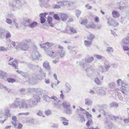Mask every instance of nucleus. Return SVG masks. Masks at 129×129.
<instances>
[{"label": "nucleus", "instance_id": "nucleus-23", "mask_svg": "<svg viewBox=\"0 0 129 129\" xmlns=\"http://www.w3.org/2000/svg\"><path fill=\"white\" fill-rule=\"evenodd\" d=\"M53 45V44L52 43H50L49 42H47L45 43V44H43V45H42L41 44H40V45L41 46V47L42 48H45V47H46L45 46H49V47H50L52 45Z\"/></svg>", "mask_w": 129, "mask_h": 129}, {"label": "nucleus", "instance_id": "nucleus-51", "mask_svg": "<svg viewBox=\"0 0 129 129\" xmlns=\"http://www.w3.org/2000/svg\"><path fill=\"white\" fill-rule=\"evenodd\" d=\"M45 114L47 116H48L51 114V111L50 110H48L45 111Z\"/></svg>", "mask_w": 129, "mask_h": 129}, {"label": "nucleus", "instance_id": "nucleus-11", "mask_svg": "<svg viewBox=\"0 0 129 129\" xmlns=\"http://www.w3.org/2000/svg\"><path fill=\"white\" fill-rule=\"evenodd\" d=\"M44 100H45L46 102H48V101H47V100H48V99H52L54 100L55 101H57L56 100L57 99V98L55 96H52L51 97H50L48 96L47 95H44Z\"/></svg>", "mask_w": 129, "mask_h": 129}, {"label": "nucleus", "instance_id": "nucleus-9", "mask_svg": "<svg viewBox=\"0 0 129 129\" xmlns=\"http://www.w3.org/2000/svg\"><path fill=\"white\" fill-rule=\"evenodd\" d=\"M31 22V20L27 18H25L23 20V23L24 26H29Z\"/></svg>", "mask_w": 129, "mask_h": 129}, {"label": "nucleus", "instance_id": "nucleus-20", "mask_svg": "<svg viewBox=\"0 0 129 129\" xmlns=\"http://www.w3.org/2000/svg\"><path fill=\"white\" fill-rule=\"evenodd\" d=\"M52 18L51 17L48 16L47 17V20L48 24L49 25L52 27L53 26V25L52 24Z\"/></svg>", "mask_w": 129, "mask_h": 129}, {"label": "nucleus", "instance_id": "nucleus-47", "mask_svg": "<svg viewBox=\"0 0 129 129\" xmlns=\"http://www.w3.org/2000/svg\"><path fill=\"white\" fill-rule=\"evenodd\" d=\"M25 89L24 88H22L19 90V92L21 94H23L24 93Z\"/></svg>", "mask_w": 129, "mask_h": 129}, {"label": "nucleus", "instance_id": "nucleus-60", "mask_svg": "<svg viewBox=\"0 0 129 129\" xmlns=\"http://www.w3.org/2000/svg\"><path fill=\"white\" fill-rule=\"evenodd\" d=\"M7 17L10 18H13V17H14V15L13 14L10 13H9L8 14V15H7Z\"/></svg>", "mask_w": 129, "mask_h": 129}, {"label": "nucleus", "instance_id": "nucleus-33", "mask_svg": "<svg viewBox=\"0 0 129 129\" xmlns=\"http://www.w3.org/2000/svg\"><path fill=\"white\" fill-rule=\"evenodd\" d=\"M94 81L95 83L98 85L101 84L102 83V82L100 81L98 77L96 78L95 79Z\"/></svg>", "mask_w": 129, "mask_h": 129}, {"label": "nucleus", "instance_id": "nucleus-5", "mask_svg": "<svg viewBox=\"0 0 129 129\" xmlns=\"http://www.w3.org/2000/svg\"><path fill=\"white\" fill-rule=\"evenodd\" d=\"M40 57V55L38 51L36 50H34L32 53L31 57L34 59H38Z\"/></svg>", "mask_w": 129, "mask_h": 129}, {"label": "nucleus", "instance_id": "nucleus-19", "mask_svg": "<svg viewBox=\"0 0 129 129\" xmlns=\"http://www.w3.org/2000/svg\"><path fill=\"white\" fill-rule=\"evenodd\" d=\"M7 78L6 73L1 70V78L5 79Z\"/></svg>", "mask_w": 129, "mask_h": 129}, {"label": "nucleus", "instance_id": "nucleus-15", "mask_svg": "<svg viewBox=\"0 0 129 129\" xmlns=\"http://www.w3.org/2000/svg\"><path fill=\"white\" fill-rule=\"evenodd\" d=\"M68 15L64 13L61 14L60 15V18L62 21H64L67 20L68 18Z\"/></svg>", "mask_w": 129, "mask_h": 129}, {"label": "nucleus", "instance_id": "nucleus-58", "mask_svg": "<svg viewBox=\"0 0 129 129\" xmlns=\"http://www.w3.org/2000/svg\"><path fill=\"white\" fill-rule=\"evenodd\" d=\"M123 49L124 51L129 50V48L127 46H123Z\"/></svg>", "mask_w": 129, "mask_h": 129}, {"label": "nucleus", "instance_id": "nucleus-7", "mask_svg": "<svg viewBox=\"0 0 129 129\" xmlns=\"http://www.w3.org/2000/svg\"><path fill=\"white\" fill-rule=\"evenodd\" d=\"M49 0H39L40 6L41 7H46L47 6V3Z\"/></svg>", "mask_w": 129, "mask_h": 129}, {"label": "nucleus", "instance_id": "nucleus-34", "mask_svg": "<svg viewBox=\"0 0 129 129\" xmlns=\"http://www.w3.org/2000/svg\"><path fill=\"white\" fill-rule=\"evenodd\" d=\"M7 81L9 83H13L14 82H15L16 80H15L12 78H7Z\"/></svg>", "mask_w": 129, "mask_h": 129}, {"label": "nucleus", "instance_id": "nucleus-22", "mask_svg": "<svg viewBox=\"0 0 129 129\" xmlns=\"http://www.w3.org/2000/svg\"><path fill=\"white\" fill-rule=\"evenodd\" d=\"M113 16L114 18H118L119 16V14L117 11H113L112 12Z\"/></svg>", "mask_w": 129, "mask_h": 129}, {"label": "nucleus", "instance_id": "nucleus-18", "mask_svg": "<svg viewBox=\"0 0 129 129\" xmlns=\"http://www.w3.org/2000/svg\"><path fill=\"white\" fill-rule=\"evenodd\" d=\"M92 44L91 41H89L88 40H85L84 42V45L87 47L90 46Z\"/></svg>", "mask_w": 129, "mask_h": 129}, {"label": "nucleus", "instance_id": "nucleus-2", "mask_svg": "<svg viewBox=\"0 0 129 129\" xmlns=\"http://www.w3.org/2000/svg\"><path fill=\"white\" fill-rule=\"evenodd\" d=\"M15 5L12 3H10L9 4V6L13 11L17 9H19L22 7V3L21 0H14Z\"/></svg>", "mask_w": 129, "mask_h": 129}, {"label": "nucleus", "instance_id": "nucleus-6", "mask_svg": "<svg viewBox=\"0 0 129 129\" xmlns=\"http://www.w3.org/2000/svg\"><path fill=\"white\" fill-rule=\"evenodd\" d=\"M21 103H20V100L18 99H17L14 101L13 104L12 105V107L16 108L20 107Z\"/></svg>", "mask_w": 129, "mask_h": 129}, {"label": "nucleus", "instance_id": "nucleus-59", "mask_svg": "<svg viewBox=\"0 0 129 129\" xmlns=\"http://www.w3.org/2000/svg\"><path fill=\"white\" fill-rule=\"evenodd\" d=\"M6 32V30L5 29L2 27L1 28V33H4Z\"/></svg>", "mask_w": 129, "mask_h": 129}, {"label": "nucleus", "instance_id": "nucleus-61", "mask_svg": "<svg viewBox=\"0 0 129 129\" xmlns=\"http://www.w3.org/2000/svg\"><path fill=\"white\" fill-rule=\"evenodd\" d=\"M7 51V50L5 47L2 46H1V51Z\"/></svg>", "mask_w": 129, "mask_h": 129}, {"label": "nucleus", "instance_id": "nucleus-32", "mask_svg": "<svg viewBox=\"0 0 129 129\" xmlns=\"http://www.w3.org/2000/svg\"><path fill=\"white\" fill-rule=\"evenodd\" d=\"M119 23L117 22L116 21L112 19V20L111 21V26H116L118 25Z\"/></svg>", "mask_w": 129, "mask_h": 129}, {"label": "nucleus", "instance_id": "nucleus-37", "mask_svg": "<svg viewBox=\"0 0 129 129\" xmlns=\"http://www.w3.org/2000/svg\"><path fill=\"white\" fill-rule=\"evenodd\" d=\"M113 124L111 122H109L108 124V129H114L113 127Z\"/></svg>", "mask_w": 129, "mask_h": 129}, {"label": "nucleus", "instance_id": "nucleus-48", "mask_svg": "<svg viewBox=\"0 0 129 129\" xmlns=\"http://www.w3.org/2000/svg\"><path fill=\"white\" fill-rule=\"evenodd\" d=\"M108 22L107 23L108 25L109 26H111V21L112 20V19L111 18H109L107 19Z\"/></svg>", "mask_w": 129, "mask_h": 129}, {"label": "nucleus", "instance_id": "nucleus-62", "mask_svg": "<svg viewBox=\"0 0 129 129\" xmlns=\"http://www.w3.org/2000/svg\"><path fill=\"white\" fill-rule=\"evenodd\" d=\"M69 52L70 53H71L73 54L75 53V54H76V51L75 50H73L72 49L71 50H69Z\"/></svg>", "mask_w": 129, "mask_h": 129}, {"label": "nucleus", "instance_id": "nucleus-36", "mask_svg": "<svg viewBox=\"0 0 129 129\" xmlns=\"http://www.w3.org/2000/svg\"><path fill=\"white\" fill-rule=\"evenodd\" d=\"M65 85L66 87L69 89V90H67V92H69L71 89V86L69 83H66Z\"/></svg>", "mask_w": 129, "mask_h": 129}, {"label": "nucleus", "instance_id": "nucleus-24", "mask_svg": "<svg viewBox=\"0 0 129 129\" xmlns=\"http://www.w3.org/2000/svg\"><path fill=\"white\" fill-rule=\"evenodd\" d=\"M64 112L67 114H72V110L69 108H66L64 110Z\"/></svg>", "mask_w": 129, "mask_h": 129}, {"label": "nucleus", "instance_id": "nucleus-57", "mask_svg": "<svg viewBox=\"0 0 129 129\" xmlns=\"http://www.w3.org/2000/svg\"><path fill=\"white\" fill-rule=\"evenodd\" d=\"M85 7L88 9H92V7L90 6L88 4L85 5Z\"/></svg>", "mask_w": 129, "mask_h": 129}, {"label": "nucleus", "instance_id": "nucleus-10", "mask_svg": "<svg viewBox=\"0 0 129 129\" xmlns=\"http://www.w3.org/2000/svg\"><path fill=\"white\" fill-rule=\"evenodd\" d=\"M12 119L13 120V121H12L11 122V123L15 127L18 124V122H17V117L15 116H13L12 117Z\"/></svg>", "mask_w": 129, "mask_h": 129}, {"label": "nucleus", "instance_id": "nucleus-1", "mask_svg": "<svg viewBox=\"0 0 129 129\" xmlns=\"http://www.w3.org/2000/svg\"><path fill=\"white\" fill-rule=\"evenodd\" d=\"M36 105L35 101L31 100H24L21 102L20 107L25 109H28L33 108Z\"/></svg>", "mask_w": 129, "mask_h": 129}, {"label": "nucleus", "instance_id": "nucleus-46", "mask_svg": "<svg viewBox=\"0 0 129 129\" xmlns=\"http://www.w3.org/2000/svg\"><path fill=\"white\" fill-rule=\"evenodd\" d=\"M48 13L46 12H45L43 13H41L40 14L39 16L40 17H44V18L45 17L46 18L45 16Z\"/></svg>", "mask_w": 129, "mask_h": 129}, {"label": "nucleus", "instance_id": "nucleus-17", "mask_svg": "<svg viewBox=\"0 0 129 129\" xmlns=\"http://www.w3.org/2000/svg\"><path fill=\"white\" fill-rule=\"evenodd\" d=\"M95 36L93 34H90L87 37V39L91 41L92 42L93 41V40L95 38Z\"/></svg>", "mask_w": 129, "mask_h": 129}, {"label": "nucleus", "instance_id": "nucleus-50", "mask_svg": "<svg viewBox=\"0 0 129 129\" xmlns=\"http://www.w3.org/2000/svg\"><path fill=\"white\" fill-rule=\"evenodd\" d=\"M70 31L71 33H72L71 34L75 33H76V31L75 29H74V28L73 27H71L70 28Z\"/></svg>", "mask_w": 129, "mask_h": 129}, {"label": "nucleus", "instance_id": "nucleus-44", "mask_svg": "<svg viewBox=\"0 0 129 129\" xmlns=\"http://www.w3.org/2000/svg\"><path fill=\"white\" fill-rule=\"evenodd\" d=\"M108 85L110 86L111 88H112L115 86V83L113 82H112L108 84Z\"/></svg>", "mask_w": 129, "mask_h": 129}, {"label": "nucleus", "instance_id": "nucleus-31", "mask_svg": "<svg viewBox=\"0 0 129 129\" xmlns=\"http://www.w3.org/2000/svg\"><path fill=\"white\" fill-rule=\"evenodd\" d=\"M99 95H102V96L105 95L106 94L105 91L103 89H102L99 92Z\"/></svg>", "mask_w": 129, "mask_h": 129}, {"label": "nucleus", "instance_id": "nucleus-30", "mask_svg": "<svg viewBox=\"0 0 129 129\" xmlns=\"http://www.w3.org/2000/svg\"><path fill=\"white\" fill-rule=\"evenodd\" d=\"M68 1H60L58 2V4H60L61 6H63L66 5L67 4Z\"/></svg>", "mask_w": 129, "mask_h": 129}, {"label": "nucleus", "instance_id": "nucleus-35", "mask_svg": "<svg viewBox=\"0 0 129 129\" xmlns=\"http://www.w3.org/2000/svg\"><path fill=\"white\" fill-rule=\"evenodd\" d=\"M86 27L88 28H94L95 27V25L94 24H88L86 25Z\"/></svg>", "mask_w": 129, "mask_h": 129}, {"label": "nucleus", "instance_id": "nucleus-43", "mask_svg": "<svg viewBox=\"0 0 129 129\" xmlns=\"http://www.w3.org/2000/svg\"><path fill=\"white\" fill-rule=\"evenodd\" d=\"M40 23L41 24H43L45 21V19L44 17H41L40 18Z\"/></svg>", "mask_w": 129, "mask_h": 129}, {"label": "nucleus", "instance_id": "nucleus-55", "mask_svg": "<svg viewBox=\"0 0 129 129\" xmlns=\"http://www.w3.org/2000/svg\"><path fill=\"white\" fill-rule=\"evenodd\" d=\"M2 87H3L5 88V90L9 92H10L11 90V89H9L6 86H4L3 85H2Z\"/></svg>", "mask_w": 129, "mask_h": 129}, {"label": "nucleus", "instance_id": "nucleus-4", "mask_svg": "<svg viewBox=\"0 0 129 129\" xmlns=\"http://www.w3.org/2000/svg\"><path fill=\"white\" fill-rule=\"evenodd\" d=\"M76 63L77 64H79V65L81 66L83 68L86 69L85 70L86 72H87V70L89 69V66L88 63L84 59H82L81 61L79 62L77 61Z\"/></svg>", "mask_w": 129, "mask_h": 129}, {"label": "nucleus", "instance_id": "nucleus-45", "mask_svg": "<svg viewBox=\"0 0 129 129\" xmlns=\"http://www.w3.org/2000/svg\"><path fill=\"white\" fill-rule=\"evenodd\" d=\"M81 13V11L79 10H77L76 11V15L77 17H78Z\"/></svg>", "mask_w": 129, "mask_h": 129}, {"label": "nucleus", "instance_id": "nucleus-40", "mask_svg": "<svg viewBox=\"0 0 129 129\" xmlns=\"http://www.w3.org/2000/svg\"><path fill=\"white\" fill-rule=\"evenodd\" d=\"M87 20L86 19H82L81 20V21L80 22V23L81 24H85L87 23Z\"/></svg>", "mask_w": 129, "mask_h": 129}, {"label": "nucleus", "instance_id": "nucleus-49", "mask_svg": "<svg viewBox=\"0 0 129 129\" xmlns=\"http://www.w3.org/2000/svg\"><path fill=\"white\" fill-rule=\"evenodd\" d=\"M35 99L37 102H40V98L39 96H36Z\"/></svg>", "mask_w": 129, "mask_h": 129}, {"label": "nucleus", "instance_id": "nucleus-52", "mask_svg": "<svg viewBox=\"0 0 129 129\" xmlns=\"http://www.w3.org/2000/svg\"><path fill=\"white\" fill-rule=\"evenodd\" d=\"M6 22L7 23L9 24H10L12 23V21L9 18H6Z\"/></svg>", "mask_w": 129, "mask_h": 129}, {"label": "nucleus", "instance_id": "nucleus-27", "mask_svg": "<svg viewBox=\"0 0 129 129\" xmlns=\"http://www.w3.org/2000/svg\"><path fill=\"white\" fill-rule=\"evenodd\" d=\"M62 106L66 109L70 107V105L68 102H65L63 103Z\"/></svg>", "mask_w": 129, "mask_h": 129}, {"label": "nucleus", "instance_id": "nucleus-21", "mask_svg": "<svg viewBox=\"0 0 129 129\" xmlns=\"http://www.w3.org/2000/svg\"><path fill=\"white\" fill-rule=\"evenodd\" d=\"M121 88L122 92L123 93L124 95L126 94L125 93L127 92L128 91V89L127 88L123 86H122Z\"/></svg>", "mask_w": 129, "mask_h": 129}, {"label": "nucleus", "instance_id": "nucleus-26", "mask_svg": "<svg viewBox=\"0 0 129 129\" xmlns=\"http://www.w3.org/2000/svg\"><path fill=\"white\" fill-rule=\"evenodd\" d=\"M28 81L29 83L32 84H35L37 82V80L34 78H29Z\"/></svg>", "mask_w": 129, "mask_h": 129}, {"label": "nucleus", "instance_id": "nucleus-14", "mask_svg": "<svg viewBox=\"0 0 129 129\" xmlns=\"http://www.w3.org/2000/svg\"><path fill=\"white\" fill-rule=\"evenodd\" d=\"M87 63H90L93 61L94 60L93 57L92 56L90 57H86L85 58L84 60Z\"/></svg>", "mask_w": 129, "mask_h": 129}, {"label": "nucleus", "instance_id": "nucleus-63", "mask_svg": "<svg viewBox=\"0 0 129 129\" xmlns=\"http://www.w3.org/2000/svg\"><path fill=\"white\" fill-rule=\"evenodd\" d=\"M97 59H101L102 58V56L101 55H96L95 56Z\"/></svg>", "mask_w": 129, "mask_h": 129}, {"label": "nucleus", "instance_id": "nucleus-25", "mask_svg": "<svg viewBox=\"0 0 129 129\" xmlns=\"http://www.w3.org/2000/svg\"><path fill=\"white\" fill-rule=\"evenodd\" d=\"M36 92L39 95H42L43 93V90L41 88H38L36 89Z\"/></svg>", "mask_w": 129, "mask_h": 129}, {"label": "nucleus", "instance_id": "nucleus-42", "mask_svg": "<svg viewBox=\"0 0 129 129\" xmlns=\"http://www.w3.org/2000/svg\"><path fill=\"white\" fill-rule=\"evenodd\" d=\"M110 105L111 107H112L113 106H115L117 107L118 106V104L117 103L115 102H113L112 103L110 104Z\"/></svg>", "mask_w": 129, "mask_h": 129}, {"label": "nucleus", "instance_id": "nucleus-56", "mask_svg": "<svg viewBox=\"0 0 129 129\" xmlns=\"http://www.w3.org/2000/svg\"><path fill=\"white\" fill-rule=\"evenodd\" d=\"M100 111L104 115H106V113L104 110L103 109H101L100 110Z\"/></svg>", "mask_w": 129, "mask_h": 129}, {"label": "nucleus", "instance_id": "nucleus-12", "mask_svg": "<svg viewBox=\"0 0 129 129\" xmlns=\"http://www.w3.org/2000/svg\"><path fill=\"white\" fill-rule=\"evenodd\" d=\"M44 67L47 70L49 71L50 70V67L49 65V62L47 61H45L43 64Z\"/></svg>", "mask_w": 129, "mask_h": 129}, {"label": "nucleus", "instance_id": "nucleus-64", "mask_svg": "<svg viewBox=\"0 0 129 129\" xmlns=\"http://www.w3.org/2000/svg\"><path fill=\"white\" fill-rule=\"evenodd\" d=\"M124 122L125 123H127L129 122V117L128 118L125 119H123Z\"/></svg>", "mask_w": 129, "mask_h": 129}, {"label": "nucleus", "instance_id": "nucleus-16", "mask_svg": "<svg viewBox=\"0 0 129 129\" xmlns=\"http://www.w3.org/2000/svg\"><path fill=\"white\" fill-rule=\"evenodd\" d=\"M85 104L88 106L91 105L92 103V101L91 99H85Z\"/></svg>", "mask_w": 129, "mask_h": 129}, {"label": "nucleus", "instance_id": "nucleus-54", "mask_svg": "<svg viewBox=\"0 0 129 129\" xmlns=\"http://www.w3.org/2000/svg\"><path fill=\"white\" fill-rule=\"evenodd\" d=\"M107 50L108 53H110L111 52L113 51L112 48L111 47H108Z\"/></svg>", "mask_w": 129, "mask_h": 129}, {"label": "nucleus", "instance_id": "nucleus-39", "mask_svg": "<svg viewBox=\"0 0 129 129\" xmlns=\"http://www.w3.org/2000/svg\"><path fill=\"white\" fill-rule=\"evenodd\" d=\"M53 17L55 20H60V18L58 16V14H53Z\"/></svg>", "mask_w": 129, "mask_h": 129}, {"label": "nucleus", "instance_id": "nucleus-53", "mask_svg": "<svg viewBox=\"0 0 129 129\" xmlns=\"http://www.w3.org/2000/svg\"><path fill=\"white\" fill-rule=\"evenodd\" d=\"M11 36V35L10 33L9 32H6V38H10Z\"/></svg>", "mask_w": 129, "mask_h": 129}, {"label": "nucleus", "instance_id": "nucleus-41", "mask_svg": "<svg viewBox=\"0 0 129 129\" xmlns=\"http://www.w3.org/2000/svg\"><path fill=\"white\" fill-rule=\"evenodd\" d=\"M90 122L91 123L92 122V120L91 119H90L88 121L86 124V125L88 127H89L90 125Z\"/></svg>", "mask_w": 129, "mask_h": 129}, {"label": "nucleus", "instance_id": "nucleus-28", "mask_svg": "<svg viewBox=\"0 0 129 129\" xmlns=\"http://www.w3.org/2000/svg\"><path fill=\"white\" fill-rule=\"evenodd\" d=\"M54 52L52 51H48V54L52 58H54L55 56L54 55Z\"/></svg>", "mask_w": 129, "mask_h": 129}, {"label": "nucleus", "instance_id": "nucleus-38", "mask_svg": "<svg viewBox=\"0 0 129 129\" xmlns=\"http://www.w3.org/2000/svg\"><path fill=\"white\" fill-rule=\"evenodd\" d=\"M5 115L7 117H10L11 116V115L9 113V111L8 109H6L5 110Z\"/></svg>", "mask_w": 129, "mask_h": 129}, {"label": "nucleus", "instance_id": "nucleus-29", "mask_svg": "<svg viewBox=\"0 0 129 129\" xmlns=\"http://www.w3.org/2000/svg\"><path fill=\"white\" fill-rule=\"evenodd\" d=\"M38 24V23L36 22H33L30 24L29 27L33 28L36 26Z\"/></svg>", "mask_w": 129, "mask_h": 129}, {"label": "nucleus", "instance_id": "nucleus-8", "mask_svg": "<svg viewBox=\"0 0 129 129\" xmlns=\"http://www.w3.org/2000/svg\"><path fill=\"white\" fill-rule=\"evenodd\" d=\"M65 52L63 50H60L57 53L56 56L58 58L63 57L65 55Z\"/></svg>", "mask_w": 129, "mask_h": 129}, {"label": "nucleus", "instance_id": "nucleus-3", "mask_svg": "<svg viewBox=\"0 0 129 129\" xmlns=\"http://www.w3.org/2000/svg\"><path fill=\"white\" fill-rule=\"evenodd\" d=\"M29 47L28 45L24 42L21 43H18V45L15 48L17 49H20L22 50L26 51L27 50Z\"/></svg>", "mask_w": 129, "mask_h": 129}, {"label": "nucleus", "instance_id": "nucleus-13", "mask_svg": "<svg viewBox=\"0 0 129 129\" xmlns=\"http://www.w3.org/2000/svg\"><path fill=\"white\" fill-rule=\"evenodd\" d=\"M122 43L125 45H129V37L127 36L124 38L122 41Z\"/></svg>", "mask_w": 129, "mask_h": 129}]
</instances>
